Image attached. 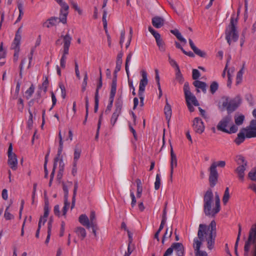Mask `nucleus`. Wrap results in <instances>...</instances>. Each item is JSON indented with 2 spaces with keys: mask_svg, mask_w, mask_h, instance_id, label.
Segmentation results:
<instances>
[{
  "mask_svg": "<svg viewBox=\"0 0 256 256\" xmlns=\"http://www.w3.org/2000/svg\"><path fill=\"white\" fill-rule=\"evenodd\" d=\"M216 236V228L214 220H212L208 226L200 224L198 232V238H195L194 240L193 247L195 256H208V254L206 252L200 250L201 241H206L208 248L211 250L214 248Z\"/></svg>",
  "mask_w": 256,
  "mask_h": 256,
  "instance_id": "nucleus-1",
  "label": "nucleus"
},
{
  "mask_svg": "<svg viewBox=\"0 0 256 256\" xmlns=\"http://www.w3.org/2000/svg\"><path fill=\"white\" fill-rule=\"evenodd\" d=\"M214 195L212 190H208L204 198V210L206 215L214 216L218 212H215L216 204L212 206Z\"/></svg>",
  "mask_w": 256,
  "mask_h": 256,
  "instance_id": "nucleus-2",
  "label": "nucleus"
},
{
  "mask_svg": "<svg viewBox=\"0 0 256 256\" xmlns=\"http://www.w3.org/2000/svg\"><path fill=\"white\" fill-rule=\"evenodd\" d=\"M236 20L233 18H231L230 23L226 28V38L230 45L232 42L237 41L238 38V32L236 27Z\"/></svg>",
  "mask_w": 256,
  "mask_h": 256,
  "instance_id": "nucleus-3",
  "label": "nucleus"
},
{
  "mask_svg": "<svg viewBox=\"0 0 256 256\" xmlns=\"http://www.w3.org/2000/svg\"><path fill=\"white\" fill-rule=\"evenodd\" d=\"M184 91L188 108L190 112H192L194 110V106H198L199 103L196 97L190 92L188 83L187 82L184 84Z\"/></svg>",
  "mask_w": 256,
  "mask_h": 256,
  "instance_id": "nucleus-4",
  "label": "nucleus"
},
{
  "mask_svg": "<svg viewBox=\"0 0 256 256\" xmlns=\"http://www.w3.org/2000/svg\"><path fill=\"white\" fill-rule=\"evenodd\" d=\"M252 244H254V256H256V222L252 226L248 232V238L245 242L244 250L247 254Z\"/></svg>",
  "mask_w": 256,
  "mask_h": 256,
  "instance_id": "nucleus-5",
  "label": "nucleus"
},
{
  "mask_svg": "<svg viewBox=\"0 0 256 256\" xmlns=\"http://www.w3.org/2000/svg\"><path fill=\"white\" fill-rule=\"evenodd\" d=\"M232 120L230 116H226L220 122L217 128L218 130L228 134L235 133L238 130V127L232 124Z\"/></svg>",
  "mask_w": 256,
  "mask_h": 256,
  "instance_id": "nucleus-6",
  "label": "nucleus"
},
{
  "mask_svg": "<svg viewBox=\"0 0 256 256\" xmlns=\"http://www.w3.org/2000/svg\"><path fill=\"white\" fill-rule=\"evenodd\" d=\"M140 74L142 76V78L140 81L139 84V90H138V96L140 101V106H142L144 105V93L145 90V88L146 86L148 84V74L146 70H142L140 72Z\"/></svg>",
  "mask_w": 256,
  "mask_h": 256,
  "instance_id": "nucleus-7",
  "label": "nucleus"
},
{
  "mask_svg": "<svg viewBox=\"0 0 256 256\" xmlns=\"http://www.w3.org/2000/svg\"><path fill=\"white\" fill-rule=\"evenodd\" d=\"M50 212V208L48 203L46 202L44 206V215L41 216L40 218L38 224V228L36 232V236L37 238H39L40 232L41 227L44 226L47 220L48 217V216Z\"/></svg>",
  "mask_w": 256,
  "mask_h": 256,
  "instance_id": "nucleus-8",
  "label": "nucleus"
},
{
  "mask_svg": "<svg viewBox=\"0 0 256 256\" xmlns=\"http://www.w3.org/2000/svg\"><path fill=\"white\" fill-rule=\"evenodd\" d=\"M148 30L155 38L156 44L160 51L163 52H164L166 50V46L164 42L161 38L160 34L156 32L152 26H149Z\"/></svg>",
  "mask_w": 256,
  "mask_h": 256,
  "instance_id": "nucleus-9",
  "label": "nucleus"
},
{
  "mask_svg": "<svg viewBox=\"0 0 256 256\" xmlns=\"http://www.w3.org/2000/svg\"><path fill=\"white\" fill-rule=\"evenodd\" d=\"M253 116L256 118V109L252 112ZM246 132V136L248 138L256 137V120H252L250 126L243 130Z\"/></svg>",
  "mask_w": 256,
  "mask_h": 256,
  "instance_id": "nucleus-10",
  "label": "nucleus"
},
{
  "mask_svg": "<svg viewBox=\"0 0 256 256\" xmlns=\"http://www.w3.org/2000/svg\"><path fill=\"white\" fill-rule=\"evenodd\" d=\"M61 6L60 10V20L63 24H66L68 6L62 0H55Z\"/></svg>",
  "mask_w": 256,
  "mask_h": 256,
  "instance_id": "nucleus-11",
  "label": "nucleus"
},
{
  "mask_svg": "<svg viewBox=\"0 0 256 256\" xmlns=\"http://www.w3.org/2000/svg\"><path fill=\"white\" fill-rule=\"evenodd\" d=\"M192 127L196 133L201 134L204 130L205 126L204 122L200 118H195L192 122Z\"/></svg>",
  "mask_w": 256,
  "mask_h": 256,
  "instance_id": "nucleus-12",
  "label": "nucleus"
},
{
  "mask_svg": "<svg viewBox=\"0 0 256 256\" xmlns=\"http://www.w3.org/2000/svg\"><path fill=\"white\" fill-rule=\"evenodd\" d=\"M242 100L240 96H238L234 98L231 100L228 104L226 102H224L223 106H226V108L229 112H232L234 110L241 104Z\"/></svg>",
  "mask_w": 256,
  "mask_h": 256,
  "instance_id": "nucleus-13",
  "label": "nucleus"
},
{
  "mask_svg": "<svg viewBox=\"0 0 256 256\" xmlns=\"http://www.w3.org/2000/svg\"><path fill=\"white\" fill-rule=\"evenodd\" d=\"M210 172L209 180L210 185L212 187H214L216 186L218 178V173L216 169L215 166H210Z\"/></svg>",
  "mask_w": 256,
  "mask_h": 256,
  "instance_id": "nucleus-14",
  "label": "nucleus"
},
{
  "mask_svg": "<svg viewBox=\"0 0 256 256\" xmlns=\"http://www.w3.org/2000/svg\"><path fill=\"white\" fill-rule=\"evenodd\" d=\"M58 137H59V148H58V157L56 158H54V168L51 174V176H54V171L56 168V166L57 165V162L58 160H59V156L61 155L62 150H63V140H62V137L61 134V132H60L58 134Z\"/></svg>",
  "mask_w": 256,
  "mask_h": 256,
  "instance_id": "nucleus-15",
  "label": "nucleus"
},
{
  "mask_svg": "<svg viewBox=\"0 0 256 256\" xmlns=\"http://www.w3.org/2000/svg\"><path fill=\"white\" fill-rule=\"evenodd\" d=\"M8 164L10 167L13 170H16L18 168V160L16 154H10L8 156Z\"/></svg>",
  "mask_w": 256,
  "mask_h": 256,
  "instance_id": "nucleus-16",
  "label": "nucleus"
},
{
  "mask_svg": "<svg viewBox=\"0 0 256 256\" xmlns=\"http://www.w3.org/2000/svg\"><path fill=\"white\" fill-rule=\"evenodd\" d=\"M59 22H62L60 20V17L59 18L54 16L51 17L42 24V26L49 28L56 25Z\"/></svg>",
  "mask_w": 256,
  "mask_h": 256,
  "instance_id": "nucleus-17",
  "label": "nucleus"
},
{
  "mask_svg": "<svg viewBox=\"0 0 256 256\" xmlns=\"http://www.w3.org/2000/svg\"><path fill=\"white\" fill-rule=\"evenodd\" d=\"M178 162L176 154L174 153L172 148L170 150V176L172 178L174 170L177 166Z\"/></svg>",
  "mask_w": 256,
  "mask_h": 256,
  "instance_id": "nucleus-18",
  "label": "nucleus"
},
{
  "mask_svg": "<svg viewBox=\"0 0 256 256\" xmlns=\"http://www.w3.org/2000/svg\"><path fill=\"white\" fill-rule=\"evenodd\" d=\"M152 23L154 27L160 28L164 26V20L162 17L156 16L152 18Z\"/></svg>",
  "mask_w": 256,
  "mask_h": 256,
  "instance_id": "nucleus-19",
  "label": "nucleus"
},
{
  "mask_svg": "<svg viewBox=\"0 0 256 256\" xmlns=\"http://www.w3.org/2000/svg\"><path fill=\"white\" fill-rule=\"evenodd\" d=\"M172 249L178 256H182L184 254V248L182 244L180 242H174L172 245Z\"/></svg>",
  "mask_w": 256,
  "mask_h": 256,
  "instance_id": "nucleus-20",
  "label": "nucleus"
},
{
  "mask_svg": "<svg viewBox=\"0 0 256 256\" xmlns=\"http://www.w3.org/2000/svg\"><path fill=\"white\" fill-rule=\"evenodd\" d=\"M189 44L191 48L193 50L194 52L202 58H204L206 56V53L198 48L194 44L191 39L188 40Z\"/></svg>",
  "mask_w": 256,
  "mask_h": 256,
  "instance_id": "nucleus-21",
  "label": "nucleus"
},
{
  "mask_svg": "<svg viewBox=\"0 0 256 256\" xmlns=\"http://www.w3.org/2000/svg\"><path fill=\"white\" fill-rule=\"evenodd\" d=\"M6 51L4 48V43L1 42L0 44V66H3L6 63Z\"/></svg>",
  "mask_w": 256,
  "mask_h": 256,
  "instance_id": "nucleus-22",
  "label": "nucleus"
},
{
  "mask_svg": "<svg viewBox=\"0 0 256 256\" xmlns=\"http://www.w3.org/2000/svg\"><path fill=\"white\" fill-rule=\"evenodd\" d=\"M79 222L86 228H90L92 227V225L90 222L89 218L86 214H81L79 217Z\"/></svg>",
  "mask_w": 256,
  "mask_h": 256,
  "instance_id": "nucleus-23",
  "label": "nucleus"
},
{
  "mask_svg": "<svg viewBox=\"0 0 256 256\" xmlns=\"http://www.w3.org/2000/svg\"><path fill=\"white\" fill-rule=\"evenodd\" d=\"M194 85L197 88V92H200V89L204 93L206 92V84L205 82L196 80L194 83Z\"/></svg>",
  "mask_w": 256,
  "mask_h": 256,
  "instance_id": "nucleus-24",
  "label": "nucleus"
},
{
  "mask_svg": "<svg viewBox=\"0 0 256 256\" xmlns=\"http://www.w3.org/2000/svg\"><path fill=\"white\" fill-rule=\"evenodd\" d=\"M121 108L122 106L120 105L117 106L114 112L113 113L112 115V116L110 119V123L112 126H114L116 124L117 120V119L121 112Z\"/></svg>",
  "mask_w": 256,
  "mask_h": 256,
  "instance_id": "nucleus-25",
  "label": "nucleus"
},
{
  "mask_svg": "<svg viewBox=\"0 0 256 256\" xmlns=\"http://www.w3.org/2000/svg\"><path fill=\"white\" fill-rule=\"evenodd\" d=\"M235 72V68L234 67H231L229 68H228L227 72H228V80L227 82V86L230 88L232 86V76L234 74Z\"/></svg>",
  "mask_w": 256,
  "mask_h": 256,
  "instance_id": "nucleus-26",
  "label": "nucleus"
},
{
  "mask_svg": "<svg viewBox=\"0 0 256 256\" xmlns=\"http://www.w3.org/2000/svg\"><path fill=\"white\" fill-rule=\"evenodd\" d=\"M164 112L166 116V118L168 122L172 116V108L170 105L168 104V100H166V104L164 108Z\"/></svg>",
  "mask_w": 256,
  "mask_h": 256,
  "instance_id": "nucleus-27",
  "label": "nucleus"
},
{
  "mask_svg": "<svg viewBox=\"0 0 256 256\" xmlns=\"http://www.w3.org/2000/svg\"><path fill=\"white\" fill-rule=\"evenodd\" d=\"M246 166H244V164H242L240 166L236 169V172L238 174V178L242 181L244 180V171L246 170Z\"/></svg>",
  "mask_w": 256,
  "mask_h": 256,
  "instance_id": "nucleus-28",
  "label": "nucleus"
},
{
  "mask_svg": "<svg viewBox=\"0 0 256 256\" xmlns=\"http://www.w3.org/2000/svg\"><path fill=\"white\" fill-rule=\"evenodd\" d=\"M116 85H117V82H116V76L112 80V86H111L110 99H114L115 95H116Z\"/></svg>",
  "mask_w": 256,
  "mask_h": 256,
  "instance_id": "nucleus-29",
  "label": "nucleus"
},
{
  "mask_svg": "<svg viewBox=\"0 0 256 256\" xmlns=\"http://www.w3.org/2000/svg\"><path fill=\"white\" fill-rule=\"evenodd\" d=\"M21 39L22 38H19L18 36H14L11 45V48L14 50H20Z\"/></svg>",
  "mask_w": 256,
  "mask_h": 256,
  "instance_id": "nucleus-30",
  "label": "nucleus"
},
{
  "mask_svg": "<svg viewBox=\"0 0 256 256\" xmlns=\"http://www.w3.org/2000/svg\"><path fill=\"white\" fill-rule=\"evenodd\" d=\"M75 232L78 237H79L81 240H84L86 236V230L84 228L80 226L76 228Z\"/></svg>",
  "mask_w": 256,
  "mask_h": 256,
  "instance_id": "nucleus-31",
  "label": "nucleus"
},
{
  "mask_svg": "<svg viewBox=\"0 0 256 256\" xmlns=\"http://www.w3.org/2000/svg\"><path fill=\"white\" fill-rule=\"evenodd\" d=\"M123 56V54L122 52L119 53L117 56L116 62V66L115 69V72L120 71L121 68V66L122 62V58Z\"/></svg>",
  "mask_w": 256,
  "mask_h": 256,
  "instance_id": "nucleus-32",
  "label": "nucleus"
},
{
  "mask_svg": "<svg viewBox=\"0 0 256 256\" xmlns=\"http://www.w3.org/2000/svg\"><path fill=\"white\" fill-rule=\"evenodd\" d=\"M244 134H246V132L243 130L238 134V136L234 140L237 144H240L246 138Z\"/></svg>",
  "mask_w": 256,
  "mask_h": 256,
  "instance_id": "nucleus-33",
  "label": "nucleus"
},
{
  "mask_svg": "<svg viewBox=\"0 0 256 256\" xmlns=\"http://www.w3.org/2000/svg\"><path fill=\"white\" fill-rule=\"evenodd\" d=\"M137 190H136V197L140 198L141 197L142 192V186L141 180L140 179L136 180Z\"/></svg>",
  "mask_w": 256,
  "mask_h": 256,
  "instance_id": "nucleus-34",
  "label": "nucleus"
},
{
  "mask_svg": "<svg viewBox=\"0 0 256 256\" xmlns=\"http://www.w3.org/2000/svg\"><path fill=\"white\" fill-rule=\"evenodd\" d=\"M244 73V68H242L237 73L236 76V84L239 85L242 81V76Z\"/></svg>",
  "mask_w": 256,
  "mask_h": 256,
  "instance_id": "nucleus-35",
  "label": "nucleus"
},
{
  "mask_svg": "<svg viewBox=\"0 0 256 256\" xmlns=\"http://www.w3.org/2000/svg\"><path fill=\"white\" fill-rule=\"evenodd\" d=\"M81 152H82V150L80 148H78V146L75 147L73 162L77 163L78 160L80 158Z\"/></svg>",
  "mask_w": 256,
  "mask_h": 256,
  "instance_id": "nucleus-36",
  "label": "nucleus"
},
{
  "mask_svg": "<svg viewBox=\"0 0 256 256\" xmlns=\"http://www.w3.org/2000/svg\"><path fill=\"white\" fill-rule=\"evenodd\" d=\"M34 91V87L32 84L25 92L26 98L28 100L32 95Z\"/></svg>",
  "mask_w": 256,
  "mask_h": 256,
  "instance_id": "nucleus-37",
  "label": "nucleus"
},
{
  "mask_svg": "<svg viewBox=\"0 0 256 256\" xmlns=\"http://www.w3.org/2000/svg\"><path fill=\"white\" fill-rule=\"evenodd\" d=\"M72 38L69 34H66L64 36V46H70L71 44Z\"/></svg>",
  "mask_w": 256,
  "mask_h": 256,
  "instance_id": "nucleus-38",
  "label": "nucleus"
},
{
  "mask_svg": "<svg viewBox=\"0 0 256 256\" xmlns=\"http://www.w3.org/2000/svg\"><path fill=\"white\" fill-rule=\"evenodd\" d=\"M168 58L170 64L172 67L175 68L176 70L180 69L176 62L174 59L172 58L169 54H168Z\"/></svg>",
  "mask_w": 256,
  "mask_h": 256,
  "instance_id": "nucleus-39",
  "label": "nucleus"
},
{
  "mask_svg": "<svg viewBox=\"0 0 256 256\" xmlns=\"http://www.w3.org/2000/svg\"><path fill=\"white\" fill-rule=\"evenodd\" d=\"M215 203L216 204V208L215 212H218L220 210V198L217 192L215 194Z\"/></svg>",
  "mask_w": 256,
  "mask_h": 256,
  "instance_id": "nucleus-40",
  "label": "nucleus"
},
{
  "mask_svg": "<svg viewBox=\"0 0 256 256\" xmlns=\"http://www.w3.org/2000/svg\"><path fill=\"white\" fill-rule=\"evenodd\" d=\"M176 78L180 84L184 81L183 76L180 72V69L176 70Z\"/></svg>",
  "mask_w": 256,
  "mask_h": 256,
  "instance_id": "nucleus-41",
  "label": "nucleus"
},
{
  "mask_svg": "<svg viewBox=\"0 0 256 256\" xmlns=\"http://www.w3.org/2000/svg\"><path fill=\"white\" fill-rule=\"evenodd\" d=\"M234 119L236 125H241L244 120V116L242 114H240L236 116Z\"/></svg>",
  "mask_w": 256,
  "mask_h": 256,
  "instance_id": "nucleus-42",
  "label": "nucleus"
},
{
  "mask_svg": "<svg viewBox=\"0 0 256 256\" xmlns=\"http://www.w3.org/2000/svg\"><path fill=\"white\" fill-rule=\"evenodd\" d=\"M236 161L238 164L240 166L242 164H244V166H246L247 164L244 158L242 156H238L236 158Z\"/></svg>",
  "mask_w": 256,
  "mask_h": 256,
  "instance_id": "nucleus-43",
  "label": "nucleus"
},
{
  "mask_svg": "<svg viewBox=\"0 0 256 256\" xmlns=\"http://www.w3.org/2000/svg\"><path fill=\"white\" fill-rule=\"evenodd\" d=\"M230 198L229 189L228 188H226L224 194L222 198V202L224 204H226Z\"/></svg>",
  "mask_w": 256,
  "mask_h": 256,
  "instance_id": "nucleus-44",
  "label": "nucleus"
},
{
  "mask_svg": "<svg viewBox=\"0 0 256 256\" xmlns=\"http://www.w3.org/2000/svg\"><path fill=\"white\" fill-rule=\"evenodd\" d=\"M106 16H107V12L106 10H104L102 20V22H103V24H104V29L105 30L106 32H108V30H107L108 24H107V21H106Z\"/></svg>",
  "mask_w": 256,
  "mask_h": 256,
  "instance_id": "nucleus-45",
  "label": "nucleus"
},
{
  "mask_svg": "<svg viewBox=\"0 0 256 256\" xmlns=\"http://www.w3.org/2000/svg\"><path fill=\"white\" fill-rule=\"evenodd\" d=\"M160 175L157 174L156 178V181L154 182V188L158 190L160 188Z\"/></svg>",
  "mask_w": 256,
  "mask_h": 256,
  "instance_id": "nucleus-46",
  "label": "nucleus"
},
{
  "mask_svg": "<svg viewBox=\"0 0 256 256\" xmlns=\"http://www.w3.org/2000/svg\"><path fill=\"white\" fill-rule=\"evenodd\" d=\"M89 220L92 225V227H94L96 226V214L94 212H91Z\"/></svg>",
  "mask_w": 256,
  "mask_h": 256,
  "instance_id": "nucleus-47",
  "label": "nucleus"
},
{
  "mask_svg": "<svg viewBox=\"0 0 256 256\" xmlns=\"http://www.w3.org/2000/svg\"><path fill=\"white\" fill-rule=\"evenodd\" d=\"M78 188V182H74V194H73V196H72V208L74 206L75 198L76 196Z\"/></svg>",
  "mask_w": 256,
  "mask_h": 256,
  "instance_id": "nucleus-48",
  "label": "nucleus"
},
{
  "mask_svg": "<svg viewBox=\"0 0 256 256\" xmlns=\"http://www.w3.org/2000/svg\"><path fill=\"white\" fill-rule=\"evenodd\" d=\"M248 178L254 181L256 180V168L252 169L248 174Z\"/></svg>",
  "mask_w": 256,
  "mask_h": 256,
  "instance_id": "nucleus-49",
  "label": "nucleus"
},
{
  "mask_svg": "<svg viewBox=\"0 0 256 256\" xmlns=\"http://www.w3.org/2000/svg\"><path fill=\"white\" fill-rule=\"evenodd\" d=\"M218 82H214L210 86V90L212 94H214L218 89Z\"/></svg>",
  "mask_w": 256,
  "mask_h": 256,
  "instance_id": "nucleus-50",
  "label": "nucleus"
},
{
  "mask_svg": "<svg viewBox=\"0 0 256 256\" xmlns=\"http://www.w3.org/2000/svg\"><path fill=\"white\" fill-rule=\"evenodd\" d=\"M9 206H8L5 210L4 217L6 220H10L14 218V216L8 211Z\"/></svg>",
  "mask_w": 256,
  "mask_h": 256,
  "instance_id": "nucleus-51",
  "label": "nucleus"
},
{
  "mask_svg": "<svg viewBox=\"0 0 256 256\" xmlns=\"http://www.w3.org/2000/svg\"><path fill=\"white\" fill-rule=\"evenodd\" d=\"M29 117L27 122V125L28 128H30L33 124V116L32 112L29 110Z\"/></svg>",
  "mask_w": 256,
  "mask_h": 256,
  "instance_id": "nucleus-52",
  "label": "nucleus"
},
{
  "mask_svg": "<svg viewBox=\"0 0 256 256\" xmlns=\"http://www.w3.org/2000/svg\"><path fill=\"white\" fill-rule=\"evenodd\" d=\"M88 79V74L86 73L85 74L84 80L82 85V92H84L86 90V87L87 85V81Z\"/></svg>",
  "mask_w": 256,
  "mask_h": 256,
  "instance_id": "nucleus-53",
  "label": "nucleus"
},
{
  "mask_svg": "<svg viewBox=\"0 0 256 256\" xmlns=\"http://www.w3.org/2000/svg\"><path fill=\"white\" fill-rule=\"evenodd\" d=\"M70 206V203L68 202V200H64V206L62 209V214L66 216Z\"/></svg>",
  "mask_w": 256,
  "mask_h": 256,
  "instance_id": "nucleus-54",
  "label": "nucleus"
},
{
  "mask_svg": "<svg viewBox=\"0 0 256 256\" xmlns=\"http://www.w3.org/2000/svg\"><path fill=\"white\" fill-rule=\"evenodd\" d=\"M214 165L216 166V169L217 166L224 168L226 166V162L224 160H221L218 162H214L212 163L211 166Z\"/></svg>",
  "mask_w": 256,
  "mask_h": 256,
  "instance_id": "nucleus-55",
  "label": "nucleus"
},
{
  "mask_svg": "<svg viewBox=\"0 0 256 256\" xmlns=\"http://www.w3.org/2000/svg\"><path fill=\"white\" fill-rule=\"evenodd\" d=\"M130 196L132 198V202L131 205L132 207H134L135 206L136 201V197L134 194V192L132 190H130Z\"/></svg>",
  "mask_w": 256,
  "mask_h": 256,
  "instance_id": "nucleus-56",
  "label": "nucleus"
},
{
  "mask_svg": "<svg viewBox=\"0 0 256 256\" xmlns=\"http://www.w3.org/2000/svg\"><path fill=\"white\" fill-rule=\"evenodd\" d=\"M125 39V31L124 30H122L120 32V44L121 47H122L123 44L124 42Z\"/></svg>",
  "mask_w": 256,
  "mask_h": 256,
  "instance_id": "nucleus-57",
  "label": "nucleus"
},
{
  "mask_svg": "<svg viewBox=\"0 0 256 256\" xmlns=\"http://www.w3.org/2000/svg\"><path fill=\"white\" fill-rule=\"evenodd\" d=\"M50 94H51V96H52V106L50 108V110H51L54 108V106L56 105V101H57L56 96L55 94H54V93L52 92H51Z\"/></svg>",
  "mask_w": 256,
  "mask_h": 256,
  "instance_id": "nucleus-58",
  "label": "nucleus"
},
{
  "mask_svg": "<svg viewBox=\"0 0 256 256\" xmlns=\"http://www.w3.org/2000/svg\"><path fill=\"white\" fill-rule=\"evenodd\" d=\"M200 76V73L198 70L194 69L192 70V78L194 80H197Z\"/></svg>",
  "mask_w": 256,
  "mask_h": 256,
  "instance_id": "nucleus-59",
  "label": "nucleus"
},
{
  "mask_svg": "<svg viewBox=\"0 0 256 256\" xmlns=\"http://www.w3.org/2000/svg\"><path fill=\"white\" fill-rule=\"evenodd\" d=\"M66 56H62V58L60 60V66L63 68H65L66 67Z\"/></svg>",
  "mask_w": 256,
  "mask_h": 256,
  "instance_id": "nucleus-60",
  "label": "nucleus"
},
{
  "mask_svg": "<svg viewBox=\"0 0 256 256\" xmlns=\"http://www.w3.org/2000/svg\"><path fill=\"white\" fill-rule=\"evenodd\" d=\"M155 72H156V81L157 84L158 86V89L160 90V76H159V74H158V70H156Z\"/></svg>",
  "mask_w": 256,
  "mask_h": 256,
  "instance_id": "nucleus-61",
  "label": "nucleus"
},
{
  "mask_svg": "<svg viewBox=\"0 0 256 256\" xmlns=\"http://www.w3.org/2000/svg\"><path fill=\"white\" fill-rule=\"evenodd\" d=\"M128 85H129V86H130V90H132V95L135 96L136 93L135 88L133 84L132 80H128Z\"/></svg>",
  "mask_w": 256,
  "mask_h": 256,
  "instance_id": "nucleus-62",
  "label": "nucleus"
},
{
  "mask_svg": "<svg viewBox=\"0 0 256 256\" xmlns=\"http://www.w3.org/2000/svg\"><path fill=\"white\" fill-rule=\"evenodd\" d=\"M63 190L64 193V200H68V186L66 184L63 186Z\"/></svg>",
  "mask_w": 256,
  "mask_h": 256,
  "instance_id": "nucleus-63",
  "label": "nucleus"
},
{
  "mask_svg": "<svg viewBox=\"0 0 256 256\" xmlns=\"http://www.w3.org/2000/svg\"><path fill=\"white\" fill-rule=\"evenodd\" d=\"M173 251L174 250L172 246H171L170 248L167 249V250L164 252V256H170L172 254Z\"/></svg>",
  "mask_w": 256,
  "mask_h": 256,
  "instance_id": "nucleus-64",
  "label": "nucleus"
}]
</instances>
